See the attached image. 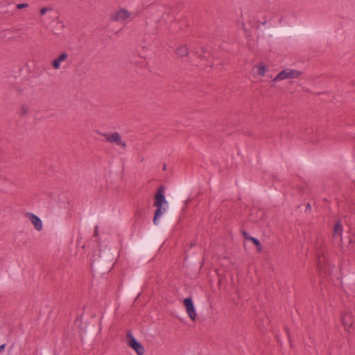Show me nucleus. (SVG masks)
Masks as SVG:
<instances>
[{"instance_id":"nucleus-1","label":"nucleus","mask_w":355,"mask_h":355,"mask_svg":"<svg viewBox=\"0 0 355 355\" xmlns=\"http://www.w3.org/2000/svg\"><path fill=\"white\" fill-rule=\"evenodd\" d=\"M99 135L103 137L107 143L114 145L119 150L123 151L126 150L128 148L127 141L119 132L110 131L107 132H101Z\"/></svg>"},{"instance_id":"nucleus-2","label":"nucleus","mask_w":355,"mask_h":355,"mask_svg":"<svg viewBox=\"0 0 355 355\" xmlns=\"http://www.w3.org/2000/svg\"><path fill=\"white\" fill-rule=\"evenodd\" d=\"M167 201L164 196V187L161 186L155 195V202L154 206L156 207L155 211V216L153 218V223L157 225H158V220L159 218L162 216L163 211H165V208L162 207L163 205H166Z\"/></svg>"},{"instance_id":"nucleus-3","label":"nucleus","mask_w":355,"mask_h":355,"mask_svg":"<svg viewBox=\"0 0 355 355\" xmlns=\"http://www.w3.org/2000/svg\"><path fill=\"white\" fill-rule=\"evenodd\" d=\"M301 75V71L293 69L287 68L281 71L274 78V81L279 82L286 79L297 78Z\"/></svg>"},{"instance_id":"nucleus-4","label":"nucleus","mask_w":355,"mask_h":355,"mask_svg":"<svg viewBox=\"0 0 355 355\" xmlns=\"http://www.w3.org/2000/svg\"><path fill=\"white\" fill-rule=\"evenodd\" d=\"M127 343L130 347L135 351L137 355L145 354L144 347L135 339L130 331L127 334Z\"/></svg>"},{"instance_id":"nucleus-5","label":"nucleus","mask_w":355,"mask_h":355,"mask_svg":"<svg viewBox=\"0 0 355 355\" xmlns=\"http://www.w3.org/2000/svg\"><path fill=\"white\" fill-rule=\"evenodd\" d=\"M183 303L186 308L187 313L188 314L189 317L193 321H195L197 318V313L195 311L191 297H187L184 299Z\"/></svg>"},{"instance_id":"nucleus-6","label":"nucleus","mask_w":355,"mask_h":355,"mask_svg":"<svg viewBox=\"0 0 355 355\" xmlns=\"http://www.w3.org/2000/svg\"><path fill=\"white\" fill-rule=\"evenodd\" d=\"M69 58V54L66 52L62 53L56 58H55L52 62V67L54 69H59L61 68L63 63L67 61Z\"/></svg>"},{"instance_id":"nucleus-7","label":"nucleus","mask_w":355,"mask_h":355,"mask_svg":"<svg viewBox=\"0 0 355 355\" xmlns=\"http://www.w3.org/2000/svg\"><path fill=\"white\" fill-rule=\"evenodd\" d=\"M26 218L32 223L36 230L40 231L42 230L43 225L41 219L36 215L32 213H27L26 214Z\"/></svg>"},{"instance_id":"nucleus-8","label":"nucleus","mask_w":355,"mask_h":355,"mask_svg":"<svg viewBox=\"0 0 355 355\" xmlns=\"http://www.w3.org/2000/svg\"><path fill=\"white\" fill-rule=\"evenodd\" d=\"M341 320L345 329L347 331H349V328L353 324V319L351 312L347 311L343 313L342 315Z\"/></svg>"},{"instance_id":"nucleus-9","label":"nucleus","mask_w":355,"mask_h":355,"mask_svg":"<svg viewBox=\"0 0 355 355\" xmlns=\"http://www.w3.org/2000/svg\"><path fill=\"white\" fill-rule=\"evenodd\" d=\"M343 232V226L340 220L336 221L334 230H333V239L335 241H340L341 240V235Z\"/></svg>"},{"instance_id":"nucleus-10","label":"nucleus","mask_w":355,"mask_h":355,"mask_svg":"<svg viewBox=\"0 0 355 355\" xmlns=\"http://www.w3.org/2000/svg\"><path fill=\"white\" fill-rule=\"evenodd\" d=\"M131 17V13L124 9H120L115 15V19L124 21Z\"/></svg>"},{"instance_id":"nucleus-11","label":"nucleus","mask_w":355,"mask_h":355,"mask_svg":"<svg viewBox=\"0 0 355 355\" xmlns=\"http://www.w3.org/2000/svg\"><path fill=\"white\" fill-rule=\"evenodd\" d=\"M253 71L257 76H263L267 71V67L262 64H259L254 66Z\"/></svg>"},{"instance_id":"nucleus-12","label":"nucleus","mask_w":355,"mask_h":355,"mask_svg":"<svg viewBox=\"0 0 355 355\" xmlns=\"http://www.w3.org/2000/svg\"><path fill=\"white\" fill-rule=\"evenodd\" d=\"M40 15L44 16L48 14L47 18L51 20H57L58 17L52 15V8L51 7H44L40 9Z\"/></svg>"},{"instance_id":"nucleus-13","label":"nucleus","mask_w":355,"mask_h":355,"mask_svg":"<svg viewBox=\"0 0 355 355\" xmlns=\"http://www.w3.org/2000/svg\"><path fill=\"white\" fill-rule=\"evenodd\" d=\"M64 25L63 22L60 20H57L56 25L55 26H53L51 28V31L55 34L58 35L61 33L62 30L64 28Z\"/></svg>"},{"instance_id":"nucleus-14","label":"nucleus","mask_w":355,"mask_h":355,"mask_svg":"<svg viewBox=\"0 0 355 355\" xmlns=\"http://www.w3.org/2000/svg\"><path fill=\"white\" fill-rule=\"evenodd\" d=\"M188 49L186 46H180L176 51V53L179 56H185L188 54Z\"/></svg>"},{"instance_id":"nucleus-15","label":"nucleus","mask_w":355,"mask_h":355,"mask_svg":"<svg viewBox=\"0 0 355 355\" xmlns=\"http://www.w3.org/2000/svg\"><path fill=\"white\" fill-rule=\"evenodd\" d=\"M250 241H252L257 247V251L261 250V245L259 241L256 238H250Z\"/></svg>"},{"instance_id":"nucleus-16","label":"nucleus","mask_w":355,"mask_h":355,"mask_svg":"<svg viewBox=\"0 0 355 355\" xmlns=\"http://www.w3.org/2000/svg\"><path fill=\"white\" fill-rule=\"evenodd\" d=\"M28 6V3H19L17 5V8L18 9L25 8H27Z\"/></svg>"},{"instance_id":"nucleus-17","label":"nucleus","mask_w":355,"mask_h":355,"mask_svg":"<svg viewBox=\"0 0 355 355\" xmlns=\"http://www.w3.org/2000/svg\"><path fill=\"white\" fill-rule=\"evenodd\" d=\"M243 236L245 239H248L250 241L251 236H250L245 232H243Z\"/></svg>"},{"instance_id":"nucleus-18","label":"nucleus","mask_w":355,"mask_h":355,"mask_svg":"<svg viewBox=\"0 0 355 355\" xmlns=\"http://www.w3.org/2000/svg\"><path fill=\"white\" fill-rule=\"evenodd\" d=\"M5 347H6V344H3L0 346V353L3 352V350L5 349Z\"/></svg>"},{"instance_id":"nucleus-19","label":"nucleus","mask_w":355,"mask_h":355,"mask_svg":"<svg viewBox=\"0 0 355 355\" xmlns=\"http://www.w3.org/2000/svg\"><path fill=\"white\" fill-rule=\"evenodd\" d=\"M311 210V205L308 203L306 206V211Z\"/></svg>"},{"instance_id":"nucleus-20","label":"nucleus","mask_w":355,"mask_h":355,"mask_svg":"<svg viewBox=\"0 0 355 355\" xmlns=\"http://www.w3.org/2000/svg\"><path fill=\"white\" fill-rule=\"evenodd\" d=\"M98 227H95L94 235L96 236H98Z\"/></svg>"},{"instance_id":"nucleus-21","label":"nucleus","mask_w":355,"mask_h":355,"mask_svg":"<svg viewBox=\"0 0 355 355\" xmlns=\"http://www.w3.org/2000/svg\"><path fill=\"white\" fill-rule=\"evenodd\" d=\"M41 22L43 23V24H46V19L45 18L42 19H41Z\"/></svg>"},{"instance_id":"nucleus-22","label":"nucleus","mask_w":355,"mask_h":355,"mask_svg":"<svg viewBox=\"0 0 355 355\" xmlns=\"http://www.w3.org/2000/svg\"><path fill=\"white\" fill-rule=\"evenodd\" d=\"M155 20L156 21H159L161 20V19H159V18H157V17H155Z\"/></svg>"},{"instance_id":"nucleus-23","label":"nucleus","mask_w":355,"mask_h":355,"mask_svg":"<svg viewBox=\"0 0 355 355\" xmlns=\"http://www.w3.org/2000/svg\"><path fill=\"white\" fill-rule=\"evenodd\" d=\"M318 268H319V270H320V272H322V268L320 266V263L318 265Z\"/></svg>"}]
</instances>
